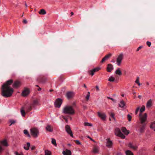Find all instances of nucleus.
Instances as JSON below:
<instances>
[{
  "instance_id": "1",
  "label": "nucleus",
  "mask_w": 155,
  "mask_h": 155,
  "mask_svg": "<svg viewBox=\"0 0 155 155\" xmlns=\"http://www.w3.org/2000/svg\"><path fill=\"white\" fill-rule=\"evenodd\" d=\"M13 82L12 79L9 80L3 84L1 87V95L5 97L11 96L14 92V90L10 86Z\"/></svg>"
},
{
  "instance_id": "2",
  "label": "nucleus",
  "mask_w": 155,
  "mask_h": 155,
  "mask_svg": "<svg viewBox=\"0 0 155 155\" xmlns=\"http://www.w3.org/2000/svg\"><path fill=\"white\" fill-rule=\"evenodd\" d=\"M62 112L64 114L71 115H74L75 113L73 107L70 105H66L64 107Z\"/></svg>"
},
{
  "instance_id": "3",
  "label": "nucleus",
  "mask_w": 155,
  "mask_h": 155,
  "mask_svg": "<svg viewBox=\"0 0 155 155\" xmlns=\"http://www.w3.org/2000/svg\"><path fill=\"white\" fill-rule=\"evenodd\" d=\"M147 114L145 113L143 116L140 117V121L141 125L140 128V132L142 133L144 132L145 126L147 124L146 123L147 118Z\"/></svg>"
},
{
  "instance_id": "4",
  "label": "nucleus",
  "mask_w": 155,
  "mask_h": 155,
  "mask_svg": "<svg viewBox=\"0 0 155 155\" xmlns=\"http://www.w3.org/2000/svg\"><path fill=\"white\" fill-rule=\"evenodd\" d=\"M30 133L31 135L34 137L36 138L39 134L38 129L36 128H32L30 130Z\"/></svg>"
},
{
  "instance_id": "5",
  "label": "nucleus",
  "mask_w": 155,
  "mask_h": 155,
  "mask_svg": "<svg viewBox=\"0 0 155 155\" xmlns=\"http://www.w3.org/2000/svg\"><path fill=\"white\" fill-rule=\"evenodd\" d=\"M115 134L119 137H121L122 139L125 138V137L121 132L120 130L118 128H117L115 129Z\"/></svg>"
},
{
  "instance_id": "6",
  "label": "nucleus",
  "mask_w": 155,
  "mask_h": 155,
  "mask_svg": "<svg viewBox=\"0 0 155 155\" xmlns=\"http://www.w3.org/2000/svg\"><path fill=\"white\" fill-rule=\"evenodd\" d=\"M62 101L60 98H58L56 100L54 104L55 107H60L62 103Z\"/></svg>"
},
{
  "instance_id": "7",
  "label": "nucleus",
  "mask_w": 155,
  "mask_h": 155,
  "mask_svg": "<svg viewBox=\"0 0 155 155\" xmlns=\"http://www.w3.org/2000/svg\"><path fill=\"white\" fill-rule=\"evenodd\" d=\"M128 146L130 148L135 150H137L138 148L137 145L134 143H129L128 144Z\"/></svg>"
},
{
  "instance_id": "8",
  "label": "nucleus",
  "mask_w": 155,
  "mask_h": 155,
  "mask_svg": "<svg viewBox=\"0 0 155 155\" xmlns=\"http://www.w3.org/2000/svg\"><path fill=\"white\" fill-rule=\"evenodd\" d=\"M65 129L67 133L69 134L71 137H73V136L72 133L69 126L68 125H66L65 126Z\"/></svg>"
},
{
  "instance_id": "9",
  "label": "nucleus",
  "mask_w": 155,
  "mask_h": 155,
  "mask_svg": "<svg viewBox=\"0 0 155 155\" xmlns=\"http://www.w3.org/2000/svg\"><path fill=\"white\" fill-rule=\"evenodd\" d=\"M123 54L122 53L120 54L118 57L117 60V65L119 66L121 62V61L123 59Z\"/></svg>"
},
{
  "instance_id": "10",
  "label": "nucleus",
  "mask_w": 155,
  "mask_h": 155,
  "mask_svg": "<svg viewBox=\"0 0 155 155\" xmlns=\"http://www.w3.org/2000/svg\"><path fill=\"white\" fill-rule=\"evenodd\" d=\"M100 69V68H96L92 70L89 71L88 72L90 74L93 76L94 72L98 71Z\"/></svg>"
},
{
  "instance_id": "11",
  "label": "nucleus",
  "mask_w": 155,
  "mask_h": 155,
  "mask_svg": "<svg viewBox=\"0 0 155 155\" xmlns=\"http://www.w3.org/2000/svg\"><path fill=\"white\" fill-rule=\"evenodd\" d=\"M112 55L111 54H107L105 57H104L101 60V63H103L105 61L107 60L108 58L110 57Z\"/></svg>"
},
{
  "instance_id": "12",
  "label": "nucleus",
  "mask_w": 155,
  "mask_h": 155,
  "mask_svg": "<svg viewBox=\"0 0 155 155\" xmlns=\"http://www.w3.org/2000/svg\"><path fill=\"white\" fill-rule=\"evenodd\" d=\"M74 95V93L72 92L69 91L66 93V96L68 99L72 98Z\"/></svg>"
},
{
  "instance_id": "13",
  "label": "nucleus",
  "mask_w": 155,
  "mask_h": 155,
  "mask_svg": "<svg viewBox=\"0 0 155 155\" xmlns=\"http://www.w3.org/2000/svg\"><path fill=\"white\" fill-rule=\"evenodd\" d=\"M29 93V90L27 89H25L22 92V94L23 96H26L28 95Z\"/></svg>"
},
{
  "instance_id": "14",
  "label": "nucleus",
  "mask_w": 155,
  "mask_h": 155,
  "mask_svg": "<svg viewBox=\"0 0 155 155\" xmlns=\"http://www.w3.org/2000/svg\"><path fill=\"white\" fill-rule=\"evenodd\" d=\"M114 68L112 64H110L107 65V71L108 72H110Z\"/></svg>"
},
{
  "instance_id": "15",
  "label": "nucleus",
  "mask_w": 155,
  "mask_h": 155,
  "mask_svg": "<svg viewBox=\"0 0 155 155\" xmlns=\"http://www.w3.org/2000/svg\"><path fill=\"white\" fill-rule=\"evenodd\" d=\"M98 115L102 120H104L106 118V115L104 113H101L100 112H98Z\"/></svg>"
},
{
  "instance_id": "16",
  "label": "nucleus",
  "mask_w": 155,
  "mask_h": 155,
  "mask_svg": "<svg viewBox=\"0 0 155 155\" xmlns=\"http://www.w3.org/2000/svg\"><path fill=\"white\" fill-rule=\"evenodd\" d=\"M62 153L64 155H71V151L69 150L66 149L65 150V152L63 151L62 152Z\"/></svg>"
},
{
  "instance_id": "17",
  "label": "nucleus",
  "mask_w": 155,
  "mask_h": 155,
  "mask_svg": "<svg viewBox=\"0 0 155 155\" xmlns=\"http://www.w3.org/2000/svg\"><path fill=\"white\" fill-rule=\"evenodd\" d=\"M21 85V83L20 82L18 81H16L14 82L13 84V87L16 88H17L19 87Z\"/></svg>"
},
{
  "instance_id": "18",
  "label": "nucleus",
  "mask_w": 155,
  "mask_h": 155,
  "mask_svg": "<svg viewBox=\"0 0 155 155\" xmlns=\"http://www.w3.org/2000/svg\"><path fill=\"white\" fill-rule=\"evenodd\" d=\"M106 145L108 147H111L112 145V142L109 139H108L107 140Z\"/></svg>"
},
{
  "instance_id": "19",
  "label": "nucleus",
  "mask_w": 155,
  "mask_h": 155,
  "mask_svg": "<svg viewBox=\"0 0 155 155\" xmlns=\"http://www.w3.org/2000/svg\"><path fill=\"white\" fill-rule=\"evenodd\" d=\"M38 104V102L37 100H34L33 103L31 104L30 105L32 107H35L36 106H37Z\"/></svg>"
},
{
  "instance_id": "20",
  "label": "nucleus",
  "mask_w": 155,
  "mask_h": 155,
  "mask_svg": "<svg viewBox=\"0 0 155 155\" xmlns=\"http://www.w3.org/2000/svg\"><path fill=\"white\" fill-rule=\"evenodd\" d=\"M145 110V107L144 106H143L140 109V114H139L140 119V117H141L143 116H143H141V113L143 112Z\"/></svg>"
},
{
  "instance_id": "21",
  "label": "nucleus",
  "mask_w": 155,
  "mask_h": 155,
  "mask_svg": "<svg viewBox=\"0 0 155 155\" xmlns=\"http://www.w3.org/2000/svg\"><path fill=\"white\" fill-rule=\"evenodd\" d=\"M152 105V100L151 99L149 100L147 102V107H150Z\"/></svg>"
},
{
  "instance_id": "22",
  "label": "nucleus",
  "mask_w": 155,
  "mask_h": 155,
  "mask_svg": "<svg viewBox=\"0 0 155 155\" xmlns=\"http://www.w3.org/2000/svg\"><path fill=\"white\" fill-rule=\"evenodd\" d=\"M121 130L122 131L126 134L127 135L129 134V132L127 130L126 128L125 127H123L122 128Z\"/></svg>"
},
{
  "instance_id": "23",
  "label": "nucleus",
  "mask_w": 155,
  "mask_h": 155,
  "mask_svg": "<svg viewBox=\"0 0 155 155\" xmlns=\"http://www.w3.org/2000/svg\"><path fill=\"white\" fill-rule=\"evenodd\" d=\"M37 80L40 82H44L45 81V79L44 78L41 77L37 78Z\"/></svg>"
},
{
  "instance_id": "24",
  "label": "nucleus",
  "mask_w": 155,
  "mask_h": 155,
  "mask_svg": "<svg viewBox=\"0 0 155 155\" xmlns=\"http://www.w3.org/2000/svg\"><path fill=\"white\" fill-rule=\"evenodd\" d=\"M39 13L40 15H44L46 14V12L45 10L44 9H41L39 12Z\"/></svg>"
},
{
  "instance_id": "25",
  "label": "nucleus",
  "mask_w": 155,
  "mask_h": 155,
  "mask_svg": "<svg viewBox=\"0 0 155 155\" xmlns=\"http://www.w3.org/2000/svg\"><path fill=\"white\" fill-rule=\"evenodd\" d=\"M46 129L47 131L49 132H52L53 131L50 125H47L46 127Z\"/></svg>"
},
{
  "instance_id": "26",
  "label": "nucleus",
  "mask_w": 155,
  "mask_h": 155,
  "mask_svg": "<svg viewBox=\"0 0 155 155\" xmlns=\"http://www.w3.org/2000/svg\"><path fill=\"white\" fill-rule=\"evenodd\" d=\"M115 73L120 76L122 75V73L119 68H118L115 71Z\"/></svg>"
},
{
  "instance_id": "27",
  "label": "nucleus",
  "mask_w": 155,
  "mask_h": 155,
  "mask_svg": "<svg viewBox=\"0 0 155 155\" xmlns=\"http://www.w3.org/2000/svg\"><path fill=\"white\" fill-rule=\"evenodd\" d=\"M150 128L155 131V121L152 123L150 126Z\"/></svg>"
},
{
  "instance_id": "28",
  "label": "nucleus",
  "mask_w": 155,
  "mask_h": 155,
  "mask_svg": "<svg viewBox=\"0 0 155 155\" xmlns=\"http://www.w3.org/2000/svg\"><path fill=\"white\" fill-rule=\"evenodd\" d=\"M125 106V103L124 101H120V103L119 104V106L121 107H123Z\"/></svg>"
},
{
  "instance_id": "29",
  "label": "nucleus",
  "mask_w": 155,
  "mask_h": 155,
  "mask_svg": "<svg viewBox=\"0 0 155 155\" xmlns=\"http://www.w3.org/2000/svg\"><path fill=\"white\" fill-rule=\"evenodd\" d=\"M32 107L30 105L28 107L26 108V111L27 112H28L31 110L32 109Z\"/></svg>"
},
{
  "instance_id": "30",
  "label": "nucleus",
  "mask_w": 155,
  "mask_h": 155,
  "mask_svg": "<svg viewBox=\"0 0 155 155\" xmlns=\"http://www.w3.org/2000/svg\"><path fill=\"white\" fill-rule=\"evenodd\" d=\"M21 112L22 115L24 117L25 116V110L23 109V108L22 107L21 110Z\"/></svg>"
},
{
  "instance_id": "31",
  "label": "nucleus",
  "mask_w": 155,
  "mask_h": 155,
  "mask_svg": "<svg viewBox=\"0 0 155 155\" xmlns=\"http://www.w3.org/2000/svg\"><path fill=\"white\" fill-rule=\"evenodd\" d=\"M125 153L127 155H134L133 153L130 150H127Z\"/></svg>"
},
{
  "instance_id": "32",
  "label": "nucleus",
  "mask_w": 155,
  "mask_h": 155,
  "mask_svg": "<svg viewBox=\"0 0 155 155\" xmlns=\"http://www.w3.org/2000/svg\"><path fill=\"white\" fill-rule=\"evenodd\" d=\"M27 147H26L25 146L24 147V148L26 150H28L29 149V147L30 146V143H29L28 142L27 143Z\"/></svg>"
},
{
  "instance_id": "33",
  "label": "nucleus",
  "mask_w": 155,
  "mask_h": 155,
  "mask_svg": "<svg viewBox=\"0 0 155 155\" xmlns=\"http://www.w3.org/2000/svg\"><path fill=\"white\" fill-rule=\"evenodd\" d=\"M24 133L25 135H27V136L28 137H30V134H29V133L27 130H24Z\"/></svg>"
},
{
  "instance_id": "34",
  "label": "nucleus",
  "mask_w": 155,
  "mask_h": 155,
  "mask_svg": "<svg viewBox=\"0 0 155 155\" xmlns=\"http://www.w3.org/2000/svg\"><path fill=\"white\" fill-rule=\"evenodd\" d=\"M98 151V148L96 147H94L93 149V152L94 153H97Z\"/></svg>"
},
{
  "instance_id": "35",
  "label": "nucleus",
  "mask_w": 155,
  "mask_h": 155,
  "mask_svg": "<svg viewBox=\"0 0 155 155\" xmlns=\"http://www.w3.org/2000/svg\"><path fill=\"white\" fill-rule=\"evenodd\" d=\"M51 143L52 144L54 145L55 146H57L56 141L54 139L52 138V139Z\"/></svg>"
},
{
  "instance_id": "36",
  "label": "nucleus",
  "mask_w": 155,
  "mask_h": 155,
  "mask_svg": "<svg viewBox=\"0 0 155 155\" xmlns=\"http://www.w3.org/2000/svg\"><path fill=\"white\" fill-rule=\"evenodd\" d=\"M114 80L115 78L112 76L110 77L108 79V81L111 82L114 81Z\"/></svg>"
},
{
  "instance_id": "37",
  "label": "nucleus",
  "mask_w": 155,
  "mask_h": 155,
  "mask_svg": "<svg viewBox=\"0 0 155 155\" xmlns=\"http://www.w3.org/2000/svg\"><path fill=\"white\" fill-rule=\"evenodd\" d=\"M45 155H51V152L48 150H46L45 151Z\"/></svg>"
},
{
  "instance_id": "38",
  "label": "nucleus",
  "mask_w": 155,
  "mask_h": 155,
  "mask_svg": "<svg viewBox=\"0 0 155 155\" xmlns=\"http://www.w3.org/2000/svg\"><path fill=\"white\" fill-rule=\"evenodd\" d=\"M127 118L129 121H130L131 120L132 117L130 114H128L127 115Z\"/></svg>"
},
{
  "instance_id": "39",
  "label": "nucleus",
  "mask_w": 155,
  "mask_h": 155,
  "mask_svg": "<svg viewBox=\"0 0 155 155\" xmlns=\"http://www.w3.org/2000/svg\"><path fill=\"white\" fill-rule=\"evenodd\" d=\"M90 96V93L89 92H87V95L86 97V99L87 101H88L89 100Z\"/></svg>"
},
{
  "instance_id": "40",
  "label": "nucleus",
  "mask_w": 155,
  "mask_h": 155,
  "mask_svg": "<svg viewBox=\"0 0 155 155\" xmlns=\"http://www.w3.org/2000/svg\"><path fill=\"white\" fill-rule=\"evenodd\" d=\"M84 124L85 126H92V124H90L89 123H87V122L84 123Z\"/></svg>"
},
{
  "instance_id": "41",
  "label": "nucleus",
  "mask_w": 155,
  "mask_h": 155,
  "mask_svg": "<svg viewBox=\"0 0 155 155\" xmlns=\"http://www.w3.org/2000/svg\"><path fill=\"white\" fill-rule=\"evenodd\" d=\"M10 122L11 123L9 125L10 126L12 124H14L15 123L16 121L13 120H10Z\"/></svg>"
},
{
  "instance_id": "42",
  "label": "nucleus",
  "mask_w": 155,
  "mask_h": 155,
  "mask_svg": "<svg viewBox=\"0 0 155 155\" xmlns=\"http://www.w3.org/2000/svg\"><path fill=\"white\" fill-rule=\"evenodd\" d=\"M14 153L15 155H23V153H21L19 154L18 152L17 151H15Z\"/></svg>"
},
{
  "instance_id": "43",
  "label": "nucleus",
  "mask_w": 155,
  "mask_h": 155,
  "mask_svg": "<svg viewBox=\"0 0 155 155\" xmlns=\"http://www.w3.org/2000/svg\"><path fill=\"white\" fill-rule=\"evenodd\" d=\"M74 142H75V143L78 144H81V143H80V142L78 141V140H74Z\"/></svg>"
},
{
  "instance_id": "44",
  "label": "nucleus",
  "mask_w": 155,
  "mask_h": 155,
  "mask_svg": "<svg viewBox=\"0 0 155 155\" xmlns=\"http://www.w3.org/2000/svg\"><path fill=\"white\" fill-rule=\"evenodd\" d=\"M140 109V107H138L137 108V109H136V110L135 112V114H137V113L139 111Z\"/></svg>"
},
{
  "instance_id": "45",
  "label": "nucleus",
  "mask_w": 155,
  "mask_h": 155,
  "mask_svg": "<svg viewBox=\"0 0 155 155\" xmlns=\"http://www.w3.org/2000/svg\"><path fill=\"white\" fill-rule=\"evenodd\" d=\"M114 114L112 113H110V117L112 118L113 119H114Z\"/></svg>"
},
{
  "instance_id": "46",
  "label": "nucleus",
  "mask_w": 155,
  "mask_h": 155,
  "mask_svg": "<svg viewBox=\"0 0 155 155\" xmlns=\"http://www.w3.org/2000/svg\"><path fill=\"white\" fill-rule=\"evenodd\" d=\"M62 118H63V119H64V120H65L66 122H67L68 121V120L66 118V117H65L63 116H62Z\"/></svg>"
},
{
  "instance_id": "47",
  "label": "nucleus",
  "mask_w": 155,
  "mask_h": 155,
  "mask_svg": "<svg viewBox=\"0 0 155 155\" xmlns=\"http://www.w3.org/2000/svg\"><path fill=\"white\" fill-rule=\"evenodd\" d=\"M147 44L149 47H150L151 45V43L149 41H147Z\"/></svg>"
},
{
  "instance_id": "48",
  "label": "nucleus",
  "mask_w": 155,
  "mask_h": 155,
  "mask_svg": "<svg viewBox=\"0 0 155 155\" xmlns=\"http://www.w3.org/2000/svg\"><path fill=\"white\" fill-rule=\"evenodd\" d=\"M135 83H137V84L139 82V78L137 77V79L135 81Z\"/></svg>"
},
{
  "instance_id": "49",
  "label": "nucleus",
  "mask_w": 155,
  "mask_h": 155,
  "mask_svg": "<svg viewBox=\"0 0 155 155\" xmlns=\"http://www.w3.org/2000/svg\"><path fill=\"white\" fill-rule=\"evenodd\" d=\"M142 46L139 47L137 49L136 51H138L140 49L142 48Z\"/></svg>"
},
{
  "instance_id": "50",
  "label": "nucleus",
  "mask_w": 155,
  "mask_h": 155,
  "mask_svg": "<svg viewBox=\"0 0 155 155\" xmlns=\"http://www.w3.org/2000/svg\"><path fill=\"white\" fill-rule=\"evenodd\" d=\"M107 98H108L109 99H110L111 100H112V101H113L114 102H115V101L113 98H111L109 97H107Z\"/></svg>"
},
{
  "instance_id": "51",
  "label": "nucleus",
  "mask_w": 155,
  "mask_h": 155,
  "mask_svg": "<svg viewBox=\"0 0 155 155\" xmlns=\"http://www.w3.org/2000/svg\"><path fill=\"white\" fill-rule=\"evenodd\" d=\"M36 86L38 87V91H39L41 90V88L38 85H36Z\"/></svg>"
},
{
  "instance_id": "52",
  "label": "nucleus",
  "mask_w": 155,
  "mask_h": 155,
  "mask_svg": "<svg viewBox=\"0 0 155 155\" xmlns=\"http://www.w3.org/2000/svg\"><path fill=\"white\" fill-rule=\"evenodd\" d=\"M35 147L34 146H32L31 147V150H35Z\"/></svg>"
},
{
  "instance_id": "53",
  "label": "nucleus",
  "mask_w": 155,
  "mask_h": 155,
  "mask_svg": "<svg viewBox=\"0 0 155 155\" xmlns=\"http://www.w3.org/2000/svg\"><path fill=\"white\" fill-rule=\"evenodd\" d=\"M23 22L25 24H26L27 23V21L25 19L23 20Z\"/></svg>"
},
{
  "instance_id": "54",
  "label": "nucleus",
  "mask_w": 155,
  "mask_h": 155,
  "mask_svg": "<svg viewBox=\"0 0 155 155\" xmlns=\"http://www.w3.org/2000/svg\"><path fill=\"white\" fill-rule=\"evenodd\" d=\"M96 89L97 91H99V87H98V86H96Z\"/></svg>"
},
{
  "instance_id": "55",
  "label": "nucleus",
  "mask_w": 155,
  "mask_h": 155,
  "mask_svg": "<svg viewBox=\"0 0 155 155\" xmlns=\"http://www.w3.org/2000/svg\"><path fill=\"white\" fill-rule=\"evenodd\" d=\"M83 108L84 110H85L87 109V107L85 106H83Z\"/></svg>"
},
{
  "instance_id": "56",
  "label": "nucleus",
  "mask_w": 155,
  "mask_h": 155,
  "mask_svg": "<svg viewBox=\"0 0 155 155\" xmlns=\"http://www.w3.org/2000/svg\"><path fill=\"white\" fill-rule=\"evenodd\" d=\"M87 137L88 138H89V139H90L91 140H92V138H91L90 137H89V136H88Z\"/></svg>"
},
{
  "instance_id": "57",
  "label": "nucleus",
  "mask_w": 155,
  "mask_h": 155,
  "mask_svg": "<svg viewBox=\"0 0 155 155\" xmlns=\"http://www.w3.org/2000/svg\"><path fill=\"white\" fill-rule=\"evenodd\" d=\"M138 97L139 98V99H141V95H139L138 96Z\"/></svg>"
},
{
  "instance_id": "58",
  "label": "nucleus",
  "mask_w": 155,
  "mask_h": 155,
  "mask_svg": "<svg viewBox=\"0 0 155 155\" xmlns=\"http://www.w3.org/2000/svg\"><path fill=\"white\" fill-rule=\"evenodd\" d=\"M137 84H138V85H139V86H140V84L139 83V82L138 83H137Z\"/></svg>"
},
{
  "instance_id": "59",
  "label": "nucleus",
  "mask_w": 155,
  "mask_h": 155,
  "mask_svg": "<svg viewBox=\"0 0 155 155\" xmlns=\"http://www.w3.org/2000/svg\"><path fill=\"white\" fill-rule=\"evenodd\" d=\"M84 87H85V88H87V86H86L85 85V84H84Z\"/></svg>"
},
{
  "instance_id": "60",
  "label": "nucleus",
  "mask_w": 155,
  "mask_h": 155,
  "mask_svg": "<svg viewBox=\"0 0 155 155\" xmlns=\"http://www.w3.org/2000/svg\"><path fill=\"white\" fill-rule=\"evenodd\" d=\"M71 15H74V13L73 12H71Z\"/></svg>"
},
{
  "instance_id": "61",
  "label": "nucleus",
  "mask_w": 155,
  "mask_h": 155,
  "mask_svg": "<svg viewBox=\"0 0 155 155\" xmlns=\"http://www.w3.org/2000/svg\"><path fill=\"white\" fill-rule=\"evenodd\" d=\"M146 84L147 85H149V83L148 82H147Z\"/></svg>"
},
{
  "instance_id": "62",
  "label": "nucleus",
  "mask_w": 155,
  "mask_h": 155,
  "mask_svg": "<svg viewBox=\"0 0 155 155\" xmlns=\"http://www.w3.org/2000/svg\"><path fill=\"white\" fill-rule=\"evenodd\" d=\"M25 5L26 6V7L27 8V5L26 4V3H25Z\"/></svg>"
},
{
  "instance_id": "63",
  "label": "nucleus",
  "mask_w": 155,
  "mask_h": 155,
  "mask_svg": "<svg viewBox=\"0 0 155 155\" xmlns=\"http://www.w3.org/2000/svg\"><path fill=\"white\" fill-rule=\"evenodd\" d=\"M53 91V90H50V92H51V91Z\"/></svg>"
},
{
  "instance_id": "64",
  "label": "nucleus",
  "mask_w": 155,
  "mask_h": 155,
  "mask_svg": "<svg viewBox=\"0 0 155 155\" xmlns=\"http://www.w3.org/2000/svg\"><path fill=\"white\" fill-rule=\"evenodd\" d=\"M91 140L92 141H94V140L93 139H92V140Z\"/></svg>"
}]
</instances>
